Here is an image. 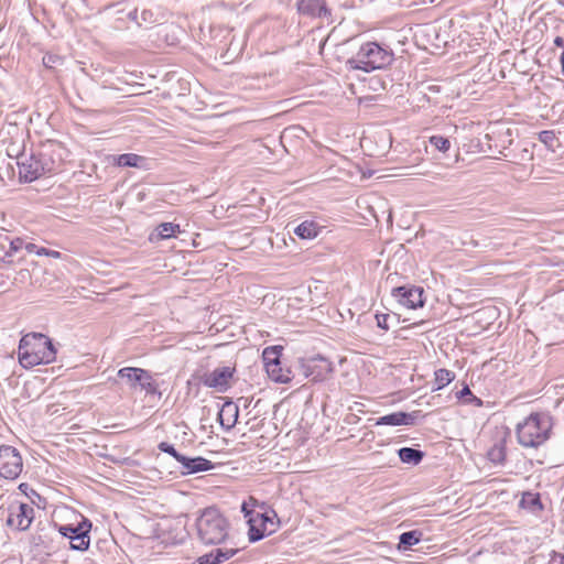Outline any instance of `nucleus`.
<instances>
[{
  "label": "nucleus",
  "instance_id": "f257e3e1",
  "mask_svg": "<svg viewBox=\"0 0 564 564\" xmlns=\"http://www.w3.org/2000/svg\"><path fill=\"white\" fill-rule=\"evenodd\" d=\"M56 352L48 336L42 333H30L20 339L18 357L23 368H32L55 361Z\"/></svg>",
  "mask_w": 564,
  "mask_h": 564
},
{
  "label": "nucleus",
  "instance_id": "f03ea898",
  "mask_svg": "<svg viewBox=\"0 0 564 564\" xmlns=\"http://www.w3.org/2000/svg\"><path fill=\"white\" fill-rule=\"evenodd\" d=\"M198 540L205 545H218L229 539L230 523L215 507L205 508L196 519Z\"/></svg>",
  "mask_w": 564,
  "mask_h": 564
},
{
  "label": "nucleus",
  "instance_id": "7ed1b4c3",
  "mask_svg": "<svg viewBox=\"0 0 564 564\" xmlns=\"http://www.w3.org/2000/svg\"><path fill=\"white\" fill-rule=\"evenodd\" d=\"M553 419L547 412H533L517 425V437L523 447H539L551 435Z\"/></svg>",
  "mask_w": 564,
  "mask_h": 564
},
{
  "label": "nucleus",
  "instance_id": "20e7f679",
  "mask_svg": "<svg viewBox=\"0 0 564 564\" xmlns=\"http://www.w3.org/2000/svg\"><path fill=\"white\" fill-rule=\"evenodd\" d=\"M392 61V51L381 47L376 42H367L347 61V65L352 69L370 73L389 66Z\"/></svg>",
  "mask_w": 564,
  "mask_h": 564
},
{
  "label": "nucleus",
  "instance_id": "39448f33",
  "mask_svg": "<svg viewBox=\"0 0 564 564\" xmlns=\"http://www.w3.org/2000/svg\"><path fill=\"white\" fill-rule=\"evenodd\" d=\"M259 507L262 511L250 516L248 520L250 542L260 541L264 536L274 533L280 524L278 514L273 509L267 510L264 503L259 505Z\"/></svg>",
  "mask_w": 564,
  "mask_h": 564
},
{
  "label": "nucleus",
  "instance_id": "423d86ee",
  "mask_svg": "<svg viewBox=\"0 0 564 564\" xmlns=\"http://www.w3.org/2000/svg\"><path fill=\"white\" fill-rule=\"evenodd\" d=\"M57 531L64 536L70 540V549L75 551H87L90 545L89 532L93 523L83 518L77 524H55Z\"/></svg>",
  "mask_w": 564,
  "mask_h": 564
},
{
  "label": "nucleus",
  "instance_id": "0eeeda50",
  "mask_svg": "<svg viewBox=\"0 0 564 564\" xmlns=\"http://www.w3.org/2000/svg\"><path fill=\"white\" fill-rule=\"evenodd\" d=\"M40 155V162L46 173L57 172L68 155L65 147L53 140L42 143L36 150Z\"/></svg>",
  "mask_w": 564,
  "mask_h": 564
},
{
  "label": "nucleus",
  "instance_id": "6e6552de",
  "mask_svg": "<svg viewBox=\"0 0 564 564\" xmlns=\"http://www.w3.org/2000/svg\"><path fill=\"white\" fill-rule=\"evenodd\" d=\"M118 377L126 379L131 389L140 388L148 394L161 395L158 382L148 370L134 367H124L118 371Z\"/></svg>",
  "mask_w": 564,
  "mask_h": 564
},
{
  "label": "nucleus",
  "instance_id": "1a4fd4ad",
  "mask_svg": "<svg viewBox=\"0 0 564 564\" xmlns=\"http://www.w3.org/2000/svg\"><path fill=\"white\" fill-rule=\"evenodd\" d=\"M23 469L22 456L17 448L10 445L0 446V476L14 480Z\"/></svg>",
  "mask_w": 564,
  "mask_h": 564
},
{
  "label": "nucleus",
  "instance_id": "9d476101",
  "mask_svg": "<svg viewBox=\"0 0 564 564\" xmlns=\"http://www.w3.org/2000/svg\"><path fill=\"white\" fill-rule=\"evenodd\" d=\"M7 512V525L18 531L28 530L34 518V509L29 503L19 501L11 502Z\"/></svg>",
  "mask_w": 564,
  "mask_h": 564
},
{
  "label": "nucleus",
  "instance_id": "9b49d317",
  "mask_svg": "<svg viewBox=\"0 0 564 564\" xmlns=\"http://www.w3.org/2000/svg\"><path fill=\"white\" fill-rule=\"evenodd\" d=\"M17 164L19 169V176L24 182H33L40 176L46 174L43 165L40 162V155L37 151L25 155L24 153L17 158Z\"/></svg>",
  "mask_w": 564,
  "mask_h": 564
},
{
  "label": "nucleus",
  "instance_id": "f8f14e48",
  "mask_svg": "<svg viewBox=\"0 0 564 564\" xmlns=\"http://www.w3.org/2000/svg\"><path fill=\"white\" fill-rule=\"evenodd\" d=\"M301 370L305 378H311L312 381L318 382L327 378L333 371V367L328 359L317 356L303 361Z\"/></svg>",
  "mask_w": 564,
  "mask_h": 564
},
{
  "label": "nucleus",
  "instance_id": "ddd939ff",
  "mask_svg": "<svg viewBox=\"0 0 564 564\" xmlns=\"http://www.w3.org/2000/svg\"><path fill=\"white\" fill-rule=\"evenodd\" d=\"M392 295L399 303L408 308H417L424 305L423 289L417 286H399L392 290Z\"/></svg>",
  "mask_w": 564,
  "mask_h": 564
},
{
  "label": "nucleus",
  "instance_id": "4468645a",
  "mask_svg": "<svg viewBox=\"0 0 564 564\" xmlns=\"http://www.w3.org/2000/svg\"><path fill=\"white\" fill-rule=\"evenodd\" d=\"M234 371L235 369L228 366L218 367L204 376L203 383L218 392H225L229 388Z\"/></svg>",
  "mask_w": 564,
  "mask_h": 564
},
{
  "label": "nucleus",
  "instance_id": "2eb2a0df",
  "mask_svg": "<svg viewBox=\"0 0 564 564\" xmlns=\"http://www.w3.org/2000/svg\"><path fill=\"white\" fill-rule=\"evenodd\" d=\"M419 416V411H414L411 413L406 412H393L383 416H380L376 420L375 425H414L415 421Z\"/></svg>",
  "mask_w": 564,
  "mask_h": 564
},
{
  "label": "nucleus",
  "instance_id": "dca6fc26",
  "mask_svg": "<svg viewBox=\"0 0 564 564\" xmlns=\"http://www.w3.org/2000/svg\"><path fill=\"white\" fill-rule=\"evenodd\" d=\"M296 7L301 14L322 17L328 13L325 0H296Z\"/></svg>",
  "mask_w": 564,
  "mask_h": 564
},
{
  "label": "nucleus",
  "instance_id": "f3484780",
  "mask_svg": "<svg viewBox=\"0 0 564 564\" xmlns=\"http://www.w3.org/2000/svg\"><path fill=\"white\" fill-rule=\"evenodd\" d=\"M239 414V408L232 401H227L223 404L219 413L218 421L225 430H230L235 426Z\"/></svg>",
  "mask_w": 564,
  "mask_h": 564
},
{
  "label": "nucleus",
  "instance_id": "a211bd4d",
  "mask_svg": "<svg viewBox=\"0 0 564 564\" xmlns=\"http://www.w3.org/2000/svg\"><path fill=\"white\" fill-rule=\"evenodd\" d=\"M181 465L183 466L187 474L207 471L213 469L214 467L210 460L200 456L194 458L185 456V459L183 460V463H181Z\"/></svg>",
  "mask_w": 564,
  "mask_h": 564
},
{
  "label": "nucleus",
  "instance_id": "6ab92c4d",
  "mask_svg": "<svg viewBox=\"0 0 564 564\" xmlns=\"http://www.w3.org/2000/svg\"><path fill=\"white\" fill-rule=\"evenodd\" d=\"M269 378L278 383H288L291 381V370L283 368L281 361L273 364L265 370Z\"/></svg>",
  "mask_w": 564,
  "mask_h": 564
},
{
  "label": "nucleus",
  "instance_id": "aec40b11",
  "mask_svg": "<svg viewBox=\"0 0 564 564\" xmlns=\"http://www.w3.org/2000/svg\"><path fill=\"white\" fill-rule=\"evenodd\" d=\"M180 225L173 223H162L160 224L153 234L150 235V240H161L169 239L174 237L175 232H180Z\"/></svg>",
  "mask_w": 564,
  "mask_h": 564
},
{
  "label": "nucleus",
  "instance_id": "412c9836",
  "mask_svg": "<svg viewBox=\"0 0 564 564\" xmlns=\"http://www.w3.org/2000/svg\"><path fill=\"white\" fill-rule=\"evenodd\" d=\"M423 533L419 530L403 532L399 536L398 550L408 551L422 540Z\"/></svg>",
  "mask_w": 564,
  "mask_h": 564
},
{
  "label": "nucleus",
  "instance_id": "4be33fe9",
  "mask_svg": "<svg viewBox=\"0 0 564 564\" xmlns=\"http://www.w3.org/2000/svg\"><path fill=\"white\" fill-rule=\"evenodd\" d=\"M399 458L404 464L417 465L422 462L424 453L412 447H402L398 451Z\"/></svg>",
  "mask_w": 564,
  "mask_h": 564
},
{
  "label": "nucleus",
  "instance_id": "5701e85b",
  "mask_svg": "<svg viewBox=\"0 0 564 564\" xmlns=\"http://www.w3.org/2000/svg\"><path fill=\"white\" fill-rule=\"evenodd\" d=\"M319 232V226L314 221L305 220L295 227L294 234L301 239H313Z\"/></svg>",
  "mask_w": 564,
  "mask_h": 564
},
{
  "label": "nucleus",
  "instance_id": "b1692460",
  "mask_svg": "<svg viewBox=\"0 0 564 564\" xmlns=\"http://www.w3.org/2000/svg\"><path fill=\"white\" fill-rule=\"evenodd\" d=\"M144 158L134 153H123L115 158V163L122 167H140Z\"/></svg>",
  "mask_w": 564,
  "mask_h": 564
},
{
  "label": "nucleus",
  "instance_id": "393cba45",
  "mask_svg": "<svg viewBox=\"0 0 564 564\" xmlns=\"http://www.w3.org/2000/svg\"><path fill=\"white\" fill-rule=\"evenodd\" d=\"M164 15L158 10L154 11L152 9L142 8L140 9V22L139 26H149L154 23L160 22Z\"/></svg>",
  "mask_w": 564,
  "mask_h": 564
},
{
  "label": "nucleus",
  "instance_id": "a878e982",
  "mask_svg": "<svg viewBox=\"0 0 564 564\" xmlns=\"http://www.w3.org/2000/svg\"><path fill=\"white\" fill-rule=\"evenodd\" d=\"M282 347L281 346H270L265 347L262 352V359L265 367V370L268 367H270L273 364H278L280 360Z\"/></svg>",
  "mask_w": 564,
  "mask_h": 564
},
{
  "label": "nucleus",
  "instance_id": "bb28decb",
  "mask_svg": "<svg viewBox=\"0 0 564 564\" xmlns=\"http://www.w3.org/2000/svg\"><path fill=\"white\" fill-rule=\"evenodd\" d=\"M25 240L23 238H15L10 241L9 250L6 252L2 258V263L12 264L13 260L11 259L15 253H19L24 250Z\"/></svg>",
  "mask_w": 564,
  "mask_h": 564
},
{
  "label": "nucleus",
  "instance_id": "cd10ccee",
  "mask_svg": "<svg viewBox=\"0 0 564 564\" xmlns=\"http://www.w3.org/2000/svg\"><path fill=\"white\" fill-rule=\"evenodd\" d=\"M434 375L435 388L433 390H441L455 379V373L444 368L437 369Z\"/></svg>",
  "mask_w": 564,
  "mask_h": 564
},
{
  "label": "nucleus",
  "instance_id": "c85d7f7f",
  "mask_svg": "<svg viewBox=\"0 0 564 564\" xmlns=\"http://www.w3.org/2000/svg\"><path fill=\"white\" fill-rule=\"evenodd\" d=\"M520 506L528 508L531 511L543 509L539 494L533 492H524L521 498Z\"/></svg>",
  "mask_w": 564,
  "mask_h": 564
},
{
  "label": "nucleus",
  "instance_id": "c756f323",
  "mask_svg": "<svg viewBox=\"0 0 564 564\" xmlns=\"http://www.w3.org/2000/svg\"><path fill=\"white\" fill-rule=\"evenodd\" d=\"M429 142L431 147L442 153H446L451 149L449 139L443 135H432L430 137Z\"/></svg>",
  "mask_w": 564,
  "mask_h": 564
},
{
  "label": "nucleus",
  "instance_id": "7c9ffc66",
  "mask_svg": "<svg viewBox=\"0 0 564 564\" xmlns=\"http://www.w3.org/2000/svg\"><path fill=\"white\" fill-rule=\"evenodd\" d=\"M238 551V547H218L214 550L215 556L219 560V564L231 558Z\"/></svg>",
  "mask_w": 564,
  "mask_h": 564
},
{
  "label": "nucleus",
  "instance_id": "2f4dec72",
  "mask_svg": "<svg viewBox=\"0 0 564 564\" xmlns=\"http://www.w3.org/2000/svg\"><path fill=\"white\" fill-rule=\"evenodd\" d=\"M158 448L163 452V453H166L169 455H171L172 457H174L180 464L183 463V460L185 459V456L180 454L172 444L167 443V442H161L159 445H158Z\"/></svg>",
  "mask_w": 564,
  "mask_h": 564
},
{
  "label": "nucleus",
  "instance_id": "473e14b6",
  "mask_svg": "<svg viewBox=\"0 0 564 564\" xmlns=\"http://www.w3.org/2000/svg\"><path fill=\"white\" fill-rule=\"evenodd\" d=\"M539 141L545 144L549 149H552L555 141V133L552 130H544L539 133Z\"/></svg>",
  "mask_w": 564,
  "mask_h": 564
},
{
  "label": "nucleus",
  "instance_id": "72a5a7b5",
  "mask_svg": "<svg viewBox=\"0 0 564 564\" xmlns=\"http://www.w3.org/2000/svg\"><path fill=\"white\" fill-rule=\"evenodd\" d=\"M258 506V501L253 498V497H250L249 498V501H245L241 506V511L243 512L245 517L248 518V520L250 519V516H254L256 512L253 511V508Z\"/></svg>",
  "mask_w": 564,
  "mask_h": 564
},
{
  "label": "nucleus",
  "instance_id": "f704fd0d",
  "mask_svg": "<svg viewBox=\"0 0 564 564\" xmlns=\"http://www.w3.org/2000/svg\"><path fill=\"white\" fill-rule=\"evenodd\" d=\"M488 456L490 460L495 463H501L505 460V449L502 446H494L489 453Z\"/></svg>",
  "mask_w": 564,
  "mask_h": 564
},
{
  "label": "nucleus",
  "instance_id": "c9c22d12",
  "mask_svg": "<svg viewBox=\"0 0 564 564\" xmlns=\"http://www.w3.org/2000/svg\"><path fill=\"white\" fill-rule=\"evenodd\" d=\"M198 564H219L218 557L215 556L214 550L197 560Z\"/></svg>",
  "mask_w": 564,
  "mask_h": 564
},
{
  "label": "nucleus",
  "instance_id": "e433bc0d",
  "mask_svg": "<svg viewBox=\"0 0 564 564\" xmlns=\"http://www.w3.org/2000/svg\"><path fill=\"white\" fill-rule=\"evenodd\" d=\"M389 318H390V316L388 314H376L377 326L383 330H388L389 329V325H388Z\"/></svg>",
  "mask_w": 564,
  "mask_h": 564
},
{
  "label": "nucleus",
  "instance_id": "4c0bfd02",
  "mask_svg": "<svg viewBox=\"0 0 564 564\" xmlns=\"http://www.w3.org/2000/svg\"><path fill=\"white\" fill-rule=\"evenodd\" d=\"M36 254L37 256H47V257H52V258H59L61 257V252L59 251H56V250H50V249H46V248H39L36 250Z\"/></svg>",
  "mask_w": 564,
  "mask_h": 564
},
{
  "label": "nucleus",
  "instance_id": "58836bf2",
  "mask_svg": "<svg viewBox=\"0 0 564 564\" xmlns=\"http://www.w3.org/2000/svg\"><path fill=\"white\" fill-rule=\"evenodd\" d=\"M128 19L135 22L137 25L139 26V22H140V9L139 8H135L133 9L132 11H130L128 13Z\"/></svg>",
  "mask_w": 564,
  "mask_h": 564
},
{
  "label": "nucleus",
  "instance_id": "ea45409f",
  "mask_svg": "<svg viewBox=\"0 0 564 564\" xmlns=\"http://www.w3.org/2000/svg\"><path fill=\"white\" fill-rule=\"evenodd\" d=\"M37 249L39 248L34 243L25 241L24 250L26 253H36Z\"/></svg>",
  "mask_w": 564,
  "mask_h": 564
},
{
  "label": "nucleus",
  "instance_id": "a19ab883",
  "mask_svg": "<svg viewBox=\"0 0 564 564\" xmlns=\"http://www.w3.org/2000/svg\"><path fill=\"white\" fill-rule=\"evenodd\" d=\"M553 43L557 47H564V39L562 36H556Z\"/></svg>",
  "mask_w": 564,
  "mask_h": 564
},
{
  "label": "nucleus",
  "instance_id": "79ce46f5",
  "mask_svg": "<svg viewBox=\"0 0 564 564\" xmlns=\"http://www.w3.org/2000/svg\"><path fill=\"white\" fill-rule=\"evenodd\" d=\"M465 395H473L470 389L467 386L458 393L459 398H463Z\"/></svg>",
  "mask_w": 564,
  "mask_h": 564
},
{
  "label": "nucleus",
  "instance_id": "37998d69",
  "mask_svg": "<svg viewBox=\"0 0 564 564\" xmlns=\"http://www.w3.org/2000/svg\"><path fill=\"white\" fill-rule=\"evenodd\" d=\"M521 159H522V160H525V159H529V160H530V159H532V153H530V152H529V150L524 149V150L522 151Z\"/></svg>",
  "mask_w": 564,
  "mask_h": 564
},
{
  "label": "nucleus",
  "instance_id": "c03bdc74",
  "mask_svg": "<svg viewBox=\"0 0 564 564\" xmlns=\"http://www.w3.org/2000/svg\"><path fill=\"white\" fill-rule=\"evenodd\" d=\"M7 283V276L4 274H0V288L4 286Z\"/></svg>",
  "mask_w": 564,
  "mask_h": 564
},
{
  "label": "nucleus",
  "instance_id": "a18cd8bd",
  "mask_svg": "<svg viewBox=\"0 0 564 564\" xmlns=\"http://www.w3.org/2000/svg\"><path fill=\"white\" fill-rule=\"evenodd\" d=\"M19 274H20V275H21V278H23V279H24V278H29V276H30V273H29V271H28V270H21V271L19 272Z\"/></svg>",
  "mask_w": 564,
  "mask_h": 564
},
{
  "label": "nucleus",
  "instance_id": "49530a36",
  "mask_svg": "<svg viewBox=\"0 0 564 564\" xmlns=\"http://www.w3.org/2000/svg\"><path fill=\"white\" fill-rule=\"evenodd\" d=\"M561 6H564V0H556Z\"/></svg>",
  "mask_w": 564,
  "mask_h": 564
},
{
  "label": "nucleus",
  "instance_id": "de8ad7c7",
  "mask_svg": "<svg viewBox=\"0 0 564 564\" xmlns=\"http://www.w3.org/2000/svg\"><path fill=\"white\" fill-rule=\"evenodd\" d=\"M562 564H564V562Z\"/></svg>",
  "mask_w": 564,
  "mask_h": 564
}]
</instances>
